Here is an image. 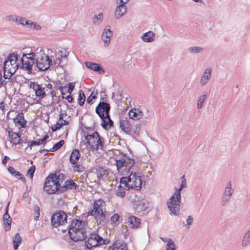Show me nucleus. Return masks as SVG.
Here are the masks:
<instances>
[{
  "instance_id": "1",
  "label": "nucleus",
  "mask_w": 250,
  "mask_h": 250,
  "mask_svg": "<svg viewBox=\"0 0 250 250\" xmlns=\"http://www.w3.org/2000/svg\"><path fill=\"white\" fill-rule=\"evenodd\" d=\"M18 54L15 53H10L6 60L3 62V77L5 79H9L19 67L17 63Z\"/></svg>"
},
{
  "instance_id": "2",
  "label": "nucleus",
  "mask_w": 250,
  "mask_h": 250,
  "mask_svg": "<svg viewBox=\"0 0 250 250\" xmlns=\"http://www.w3.org/2000/svg\"><path fill=\"white\" fill-rule=\"evenodd\" d=\"M115 160L118 172L123 175L128 173L135 164L133 159L122 153L117 155Z\"/></svg>"
},
{
  "instance_id": "3",
  "label": "nucleus",
  "mask_w": 250,
  "mask_h": 250,
  "mask_svg": "<svg viewBox=\"0 0 250 250\" xmlns=\"http://www.w3.org/2000/svg\"><path fill=\"white\" fill-rule=\"evenodd\" d=\"M61 175H57V173L50 174L46 178L43 186V190L48 194H52L55 193H60V183L59 178Z\"/></svg>"
},
{
  "instance_id": "4",
  "label": "nucleus",
  "mask_w": 250,
  "mask_h": 250,
  "mask_svg": "<svg viewBox=\"0 0 250 250\" xmlns=\"http://www.w3.org/2000/svg\"><path fill=\"white\" fill-rule=\"evenodd\" d=\"M38 50L37 48L35 54H34L36 62L35 68H37L39 71H46L52 64V61L44 53L43 50L40 49L38 52Z\"/></svg>"
},
{
  "instance_id": "5",
  "label": "nucleus",
  "mask_w": 250,
  "mask_h": 250,
  "mask_svg": "<svg viewBox=\"0 0 250 250\" xmlns=\"http://www.w3.org/2000/svg\"><path fill=\"white\" fill-rule=\"evenodd\" d=\"M34 54H35V52L23 53L20 60L21 64L19 67L28 74H32L33 67H35L36 64L35 57H34Z\"/></svg>"
},
{
  "instance_id": "6",
  "label": "nucleus",
  "mask_w": 250,
  "mask_h": 250,
  "mask_svg": "<svg viewBox=\"0 0 250 250\" xmlns=\"http://www.w3.org/2000/svg\"><path fill=\"white\" fill-rule=\"evenodd\" d=\"M183 188L180 187L178 189H176L173 195L169 198V200L167 202V205L168 209L171 213L175 215L179 214L180 209V203H181V191Z\"/></svg>"
},
{
  "instance_id": "7",
  "label": "nucleus",
  "mask_w": 250,
  "mask_h": 250,
  "mask_svg": "<svg viewBox=\"0 0 250 250\" xmlns=\"http://www.w3.org/2000/svg\"><path fill=\"white\" fill-rule=\"evenodd\" d=\"M85 140L86 144H88L92 149L97 150L103 148L104 139L100 136L97 131L92 134L85 136Z\"/></svg>"
},
{
  "instance_id": "8",
  "label": "nucleus",
  "mask_w": 250,
  "mask_h": 250,
  "mask_svg": "<svg viewBox=\"0 0 250 250\" xmlns=\"http://www.w3.org/2000/svg\"><path fill=\"white\" fill-rule=\"evenodd\" d=\"M67 215L62 211L54 213L51 217L52 226L54 228L64 225L67 222Z\"/></svg>"
},
{
  "instance_id": "9",
  "label": "nucleus",
  "mask_w": 250,
  "mask_h": 250,
  "mask_svg": "<svg viewBox=\"0 0 250 250\" xmlns=\"http://www.w3.org/2000/svg\"><path fill=\"white\" fill-rule=\"evenodd\" d=\"M104 240L97 234H91L87 241L84 243L86 249L91 250L93 248H96L102 244H105Z\"/></svg>"
},
{
  "instance_id": "10",
  "label": "nucleus",
  "mask_w": 250,
  "mask_h": 250,
  "mask_svg": "<svg viewBox=\"0 0 250 250\" xmlns=\"http://www.w3.org/2000/svg\"><path fill=\"white\" fill-rule=\"evenodd\" d=\"M104 202L102 200H96L94 202L93 209L89 212L92 216L97 217H105V213L103 212V207Z\"/></svg>"
},
{
  "instance_id": "11",
  "label": "nucleus",
  "mask_w": 250,
  "mask_h": 250,
  "mask_svg": "<svg viewBox=\"0 0 250 250\" xmlns=\"http://www.w3.org/2000/svg\"><path fill=\"white\" fill-rule=\"evenodd\" d=\"M110 110V104L104 102V101H101L95 109L96 113L99 115L100 118L109 117V114Z\"/></svg>"
},
{
  "instance_id": "12",
  "label": "nucleus",
  "mask_w": 250,
  "mask_h": 250,
  "mask_svg": "<svg viewBox=\"0 0 250 250\" xmlns=\"http://www.w3.org/2000/svg\"><path fill=\"white\" fill-rule=\"evenodd\" d=\"M70 238L74 242L82 241L87 237L86 229H80L76 231L68 230Z\"/></svg>"
},
{
  "instance_id": "13",
  "label": "nucleus",
  "mask_w": 250,
  "mask_h": 250,
  "mask_svg": "<svg viewBox=\"0 0 250 250\" xmlns=\"http://www.w3.org/2000/svg\"><path fill=\"white\" fill-rule=\"evenodd\" d=\"M234 190L232 188V184L229 181L227 185L223 192L221 204L222 206H225L230 199L231 196L233 194Z\"/></svg>"
},
{
  "instance_id": "14",
  "label": "nucleus",
  "mask_w": 250,
  "mask_h": 250,
  "mask_svg": "<svg viewBox=\"0 0 250 250\" xmlns=\"http://www.w3.org/2000/svg\"><path fill=\"white\" fill-rule=\"evenodd\" d=\"M131 176L130 183L128 185L130 186V188L135 189L139 190L141 189L142 181L140 176H137L136 172L132 171L130 173Z\"/></svg>"
},
{
  "instance_id": "15",
  "label": "nucleus",
  "mask_w": 250,
  "mask_h": 250,
  "mask_svg": "<svg viewBox=\"0 0 250 250\" xmlns=\"http://www.w3.org/2000/svg\"><path fill=\"white\" fill-rule=\"evenodd\" d=\"M29 87L32 88L35 92L36 97L42 99L46 97V94L44 91V87H42L37 83L31 82L29 83Z\"/></svg>"
},
{
  "instance_id": "16",
  "label": "nucleus",
  "mask_w": 250,
  "mask_h": 250,
  "mask_svg": "<svg viewBox=\"0 0 250 250\" xmlns=\"http://www.w3.org/2000/svg\"><path fill=\"white\" fill-rule=\"evenodd\" d=\"M78 186V185L75 183L73 180L69 179L65 182L63 186H62L60 185L59 190L61 193L68 189H76Z\"/></svg>"
},
{
  "instance_id": "17",
  "label": "nucleus",
  "mask_w": 250,
  "mask_h": 250,
  "mask_svg": "<svg viewBox=\"0 0 250 250\" xmlns=\"http://www.w3.org/2000/svg\"><path fill=\"white\" fill-rule=\"evenodd\" d=\"M113 32L110 29L104 28L102 35V40L104 42V46L107 47L110 44Z\"/></svg>"
},
{
  "instance_id": "18",
  "label": "nucleus",
  "mask_w": 250,
  "mask_h": 250,
  "mask_svg": "<svg viewBox=\"0 0 250 250\" xmlns=\"http://www.w3.org/2000/svg\"><path fill=\"white\" fill-rule=\"evenodd\" d=\"M127 8L125 4H116V8L114 12V17L116 19H119L126 13Z\"/></svg>"
},
{
  "instance_id": "19",
  "label": "nucleus",
  "mask_w": 250,
  "mask_h": 250,
  "mask_svg": "<svg viewBox=\"0 0 250 250\" xmlns=\"http://www.w3.org/2000/svg\"><path fill=\"white\" fill-rule=\"evenodd\" d=\"M84 226V221L76 219L71 222V225L68 227V230L76 231L80 229H85Z\"/></svg>"
},
{
  "instance_id": "20",
  "label": "nucleus",
  "mask_w": 250,
  "mask_h": 250,
  "mask_svg": "<svg viewBox=\"0 0 250 250\" xmlns=\"http://www.w3.org/2000/svg\"><path fill=\"white\" fill-rule=\"evenodd\" d=\"M211 71L212 70L210 67H208L205 70L200 81V83L201 86L206 85L210 79L211 77Z\"/></svg>"
},
{
  "instance_id": "21",
  "label": "nucleus",
  "mask_w": 250,
  "mask_h": 250,
  "mask_svg": "<svg viewBox=\"0 0 250 250\" xmlns=\"http://www.w3.org/2000/svg\"><path fill=\"white\" fill-rule=\"evenodd\" d=\"M120 127L124 132L127 134H131L132 127L131 125L127 119L120 120Z\"/></svg>"
},
{
  "instance_id": "22",
  "label": "nucleus",
  "mask_w": 250,
  "mask_h": 250,
  "mask_svg": "<svg viewBox=\"0 0 250 250\" xmlns=\"http://www.w3.org/2000/svg\"><path fill=\"white\" fill-rule=\"evenodd\" d=\"M8 136L10 139V142L14 145H17L22 143L21 139V135L18 133H16L12 131H8Z\"/></svg>"
},
{
  "instance_id": "23",
  "label": "nucleus",
  "mask_w": 250,
  "mask_h": 250,
  "mask_svg": "<svg viewBox=\"0 0 250 250\" xmlns=\"http://www.w3.org/2000/svg\"><path fill=\"white\" fill-rule=\"evenodd\" d=\"M134 208L138 212L146 210L147 208L146 201L144 199L134 201Z\"/></svg>"
},
{
  "instance_id": "24",
  "label": "nucleus",
  "mask_w": 250,
  "mask_h": 250,
  "mask_svg": "<svg viewBox=\"0 0 250 250\" xmlns=\"http://www.w3.org/2000/svg\"><path fill=\"white\" fill-rule=\"evenodd\" d=\"M128 116L130 119L137 120L142 118L143 113L138 108H133L129 111Z\"/></svg>"
},
{
  "instance_id": "25",
  "label": "nucleus",
  "mask_w": 250,
  "mask_h": 250,
  "mask_svg": "<svg viewBox=\"0 0 250 250\" xmlns=\"http://www.w3.org/2000/svg\"><path fill=\"white\" fill-rule=\"evenodd\" d=\"M85 65L87 68L97 72L99 74L104 73V72L103 67L99 64L91 62H86Z\"/></svg>"
},
{
  "instance_id": "26",
  "label": "nucleus",
  "mask_w": 250,
  "mask_h": 250,
  "mask_svg": "<svg viewBox=\"0 0 250 250\" xmlns=\"http://www.w3.org/2000/svg\"><path fill=\"white\" fill-rule=\"evenodd\" d=\"M128 225L130 228L137 229L140 224V219L134 216H130L128 218Z\"/></svg>"
},
{
  "instance_id": "27",
  "label": "nucleus",
  "mask_w": 250,
  "mask_h": 250,
  "mask_svg": "<svg viewBox=\"0 0 250 250\" xmlns=\"http://www.w3.org/2000/svg\"><path fill=\"white\" fill-rule=\"evenodd\" d=\"M14 122L18 125H20L21 127H24L26 121L24 118L23 113L22 112L19 113L14 119Z\"/></svg>"
},
{
  "instance_id": "28",
  "label": "nucleus",
  "mask_w": 250,
  "mask_h": 250,
  "mask_svg": "<svg viewBox=\"0 0 250 250\" xmlns=\"http://www.w3.org/2000/svg\"><path fill=\"white\" fill-rule=\"evenodd\" d=\"M108 250H127L126 243L116 241L111 247H108Z\"/></svg>"
},
{
  "instance_id": "29",
  "label": "nucleus",
  "mask_w": 250,
  "mask_h": 250,
  "mask_svg": "<svg viewBox=\"0 0 250 250\" xmlns=\"http://www.w3.org/2000/svg\"><path fill=\"white\" fill-rule=\"evenodd\" d=\"M80 155V153L78 149H73L69 158L70 163L73 165L77 164L79 160Z\"/></svg>"
},
{
  "instance_id": "30",
  "label": "nucleus",
  "mask_w": 250,
  "mask_h": 250,
  "mask_svg": "<svg viewBox=\"0 0 250 250\" xmlns=\"http://www.w3.org/2000/svg\"><path fill=\"white\" fill-rule=\"evenodd\" d=\"M155 34L152 31H148L142 36L143 41L146 42H152L154 40Z\"/></svg>"
},
{
  "instance_id": "31",
  "label": "nucleus",
  "mask_w": 250,
  "mask_h": 250,
  "mask_svg": "<svg viewBox=\"0 0 250 250\" xmlns=\"http://www.w3.org/2000/svg\"><path fill=\"white\" fill-rule=\"evenodd\" d=\"M164 242H167L166 246V250H176V246L173 241L169 238L160 237Z\"/></svg>"
},
{
  "instance_id": "32",
  "label": "nucleus",
  "mask_w": 250,
  "mask_h": 250,
  "mask_svg": "<svg viewBox=\"0 0 250 250\" xmlns=\"http://www.w3.org/2000/svg\"><path fill=\"white\" fill-rule=\"evenodd\" d=\"M250 244V228L246 232L241 242L243 247L246 248Z\"/></svg>"
},
{
  "instance_id": "33",
  "label": "nucleus",
  "mask_w": 250,
  "mask_h": 250,
  "mask_svg": "<svg viewBox=\"0 0 250 250\" xmlns=\"http://www.w3.org/2000/svg\"><path fill=\"white\" fill-rule=\"evenodd\" d=\"M8 170L12 175H14L18 179L21 180L23 182H25L26 180L23 177V175L20 172L16 171L14 167H9L8 168Z\"/></svg>"
},
{
  "instance_id": "34",
  "label": "nucleus",
  "mask_w": 250,
  "mask_h": 250,
  "mask_svg": "<svg viewBox=\"0 0 250 250\" xmlns=\"http://www.w3.org/2000/svg\"><path fill=\"white\" fill-rule=\"evenodd\" d=\"M48 138V135H46L42 139H39L38 141H33L31 142L29 146H33L40 145L41 144L45 145L46 143V140Z\"/></svg>"
},
{
  "instance_id": "35",
  "label": "nucleus",
  "mask_w": 250,
  "mask_h": 250,
  "mask_svg": "<svg viewBox=\"0 0 250 250\" xmlns=\"http://www.w3.org/2000/svg\"><path fill=\"white\" fill-rule=\"evenodd\" d=\"M10 204V202H9L5 208V213L3 215V220L4 222H5V224L7 226H11V219H10V217L9 215L8 214V208L9 205Z\"/></svg>"
},
{
  "instance_id": "36",
  "label": "nucleus",
  "mask_w": 250,
  "mask_h": 250,
  "mask_svg": "<svg viewBox=\"0 0 250 250\" xmlns=\"http://www.w3.org/2000/svg\"><path fill=\"white\" fill-rule=\"evenodd\" d=\"M22 241L21 237L19 233H17L15 234L13 238V248L14 250H17Z\"/></svg>"
},
{
  "instance_id": "37",
  "label": "nucleus",
  "mask_w": 250,
  "mask_h": 250,
  "mask_svg": "<svg viewBox=\"0 0 250 250\" xmlns=\"http://www.w3.org/2000/svg\"><path fill=\"white\" fill-rule=\"evenodd\" d=\"M131 176H130V174L128 177H123L121 178L120 183L124 186V187L127 189H130V186H129L128 184L130 183Z\"/></svg>"
},
{
  "instance_id": "38",
  "label": "nucleus",
  "mask_w": 250,
  "mask_h": 250,
  "mask_svg": "<svg viewBox=\"0 0 250 250\" xmlns=\"http://www.w3.org/2000/svg\"><path fill=\"white\" fill-rule=\"evenodd\" d=\"M207 92L205 91L203 92V95L199 97L197 105V107L198 109H201L203 107L204 101L207 98Z\"/></svg>"
},
{
  "instance_id": "39",
  "label": "nucleus",
  "mask_w": 250,
  "mask_h": 250,
  "mask_svg": "<svg viewBox=\"0 0 250 250\" xmlns=\"http://www.w3.org/2000/svg\"><path fill=\"white\" fill-rule=\"evenodd\" d=\"M78 103L80 106H83L85 101V96L83 91L80 89L79 91Z\"/></svg>"
},
{
  "instance_id": "40",
  "label": "nucleus",
  "mask_w": 250,
  "mask_h": 250,
  "mask_svg": "<svg viewBox=\"0 0 250 250\" xmlns=\"http://www.w3.org/2000/svg\"><path fill=\"white\" fill-rule=\"evenodd\" d=\"M103 20V15L102 13H100L98 15H94L92 18L93 22L96 24H99Z\"/></svg>"
},
{
  "instance_id": "41",
  "label": "nucleus",
  "mask_w": 250,
  "mask_h": 250,
  "mask_svg": "<svg viewBox=\"0 0 250 250\" xmlns=\"http://www.w3.org/2000/svg\"><path fill=\"white\" fill-rule=\"evenodd\" d=\"M141 130V125L140 124H137L132 129V132L131 135L134 137H137L140 134Z\"/></svg>"
},
{
  "instance_id": "42",
  "label": "nucleus",
  "mask_w": 250,
  "mask_h": 250,
  "mask_svg": "<svg viewBox=\"0 0 250 250\" xmlns=\"http://www.w3.org/2000/svg\"><path fill=\"white\" fill-rule=\"evenodd\" d=\"M96 173L98 179L101 180L103 178L105 174V170L102 167H99L96 169Z\"/></svg>"
},
{
  "instance_id": "43",
  "label": "nucleus",
  "mask_w": 250,
  "mask_h": 250,
  "mask_svg": "<svg viewBox=\"0 0 250 250\" xmlns=\"http://www.w3.org/2000/svg\"><path fill=\"white\" fill-rule=\"evenodd\" d=\"M204 49L199 46H193L188 48V50L191 54H196L202 52Z\"/></svg>"
},
{
  "instance_id": "44",
  "label": "nucleus",
  "mask_w": 250,
  "mask_h": 250,
  "mask_svg": "<svg viewBox=\"0 0 250 250\" xmlns=\"http://www.w3.org/2000/svg\"><path fill=\"white\" fill-rule=\"evenodd\" d=\"M64 141L63 140H60L57 143H56L53 146L49 149V150H50L51 152H54L60 148L64 144Z\"/></svg>"
},
{
  "instance_id": "45",
  "label": "nucleus",
  "mask_w": 250,
  "mask_h": 250,
  "mask_svg": "<svg viewBox=\"0 0 250 250\" xmlns=\"http://www.w3.org/2000/svg\"><path fill=\"white\" fill-rule=\"evenodd\" d=\"M125 188H123L121 185L118 187V189L116 191V194L118 196L123 197L125 195Z\"/></svg>"
},
{
  "instance_id": "46",
  "label": "nucleus",
  "mask_w": 250,
  "mask_h": 250,
  "mask_svg": "<svg viewBox=\"0 0 250 250\" xmlns=\"http://www.w3.org/2000/svg\"><path fill=\"white\" fill-rule=\"evenodd\" d=\"M36 167L34 165H33L30 167L29 169H28L27 175L29 176L30 178L32 179L33 177L34 173L35 171Z\"/></svg>"
},
{
  "instance_id": "47",
  "label": "nucleus",
  "mask_w": 250,
  "mask_h": 250,
  "mask_svg": "<svg viewBox=\"0 0 250 250\" xmlns=\"http://www.w3.org/2000/svg\"><path fill=\"white\" fill-rule=\"evenodd\" d=\"M40 207L38 205L34 206V219L38 220L40 217Z\"/></svg>"
},
{
  "instance_id": "48",
  "label": "nucleus",
  "mask_w": 250,
  "mask_h": 250,
  "mask_svg": "<svg viewBox=\"0 0 250 250\" xmlns=\"http://www.w3.org/2000/svg\"><path fill=\"white\" fill-rule=\"evenodd\" d=\"M102 120L101 126L104 129H107L108 126V120L106 119L105 116L104 118H101Z\"/></svg>"
},
{
  "instance_id": "49",
  "label": "nucleus",
  "mask_w": 250,
  "mask_h": 250,
  "mask_svg": "<svg viewBox=\"0 0 250 250\" xmlns=\"http://www.w3.org/2000/svg\"><path fill=\"white\" fill-rule=\"evenodd\" d=\"M19 17L16 15H8L5 17V20L8 21L18 22Z\"/></svg>"
},
{
  "instance_id": "50",
  "label": "nucleus",
  "mask_w": 250,
  "mask_h": 250,
  "mask_svg": "<svg viewBox=\"0 0 250 250\" xmlns=\"http://www.w3.org/2000/svg\"><path fill=\"white\" fill-rule=\"evenodd\" d=\"M67 86L66 85H65V86H59L58 87V89L61 92V94L62 95V99H64V95H65V94L66 93H67Z\"/></svg>"
},
{
  "instance_id": "51",
  "label": "nucleus",
  "mask_w": 250,
  "mask_h": 250,
  "mask_svg": "<svg viewBox=\"0 0 250 250\" xmlns=\"http://www.w3.org/2000/svg\"><path fill=\"white\" fill-rule=\"evenodd\" d=\"M67 85V92L70 95L75 88V83H69Z\"/></svg>"
},
{
  "instance_id": "52",
  "label": "nucleus",
  "mask_w": 250,
  "mask_h": 250,
  "mask_svg": "<svg viewBox=\"0 0 250 250\" xmlns=\"http://www.w3.org/2000/svg\"><path fill=\"white\" fill-rule=\"evenodd\" d=\"M93 93H92L89 96H88L87 98L86 102L87 103L92 104H93V100L96 99L97 98V96L94 95H93Z\"/></svg>"
},
{
  "instance_id": "53",
  "label": "nucleus",
  "mask_w": 250,
  "mask_h": 250,
  "mask_svg": "<svg viewBox=\"0 0 250 250\" xmlns=\"http://www.w3.org/2000/svg\"><path fill=\"white\" fill-rule=\"evenodd\" d=\"M73 169L75 171L82 172L83 171L84 167L80 165L75 164V165L73 166Z\"/></svg>"
},
{
  "instance_id": "54",
  "label": "nucleus",
  "mask_w": 250,
  "mask_h": 250,
  "mask_svg": "<svg viewBox=\"0 0 250 250\" xmlns=\"http://www.w3.org/2000/svg\"><path fill=\"white\" fill-rule=\"evenodd\" d=\"M62 126V124L61 123L57 122L54 126L51 127V130L53 132H55L57 130L60 129Z\"/></svg>"
},
{
  "instance_id": "55",
  "label": "nucleus",
  "mask_w": 250,
  "mask_h": 250,
  "mask_svg": "<svg viewBox=\"0 0 250 250\" xmlns=\"http://www.w3.org/2000/svg\"><path fill=\"white\" fill-rule=\"evenodd\" d=\"M193 222V218L192 216L189 215L186 220V226H188V228L192 224Z\"/></svg>"
},
{
  "instance_id": "56",
  "label": "nucleus",
  "mask_w": 250,
  "mask_h": 250,
  "mask_svg": "<svg viewBox=\"0 0 250 250\" xmlns=\"http://www.w3.org/2000/svg\"><path fill=\"white\" fill-rule=\"evenodd\" d=\"M18 22H19L20 24L22 25H29L30 21H25L23 18H19L18 20Z\"/></svg>"
},
{
  "instance_id": "57",
  "label": "nucleus",
  "mask_w": 250,
  "mask_h": 250,
  "mask_svg": "<svg viewBox=\"0 0 250 250\" xmlns=\"http://www.w3.org/2000/svg\"><path fill=\"white\" fill-rule=\"evenodd\" d=\"M119 215L118 214L115 213L111 216V221L113 223H116L119 221Z\"/></svg>"
},
{
  "instance_id": "58",
  "label": "nucleus",
  "mask_w": 250,
  "mask_h": 250,
  "mask_svg": "<svg viewBox=\"0 0 250 250\" xmlns=\"http://www.w3.org/2000/svg\"><path fill=\"white\" fill-rule=\"evenodd\" d=\"M30 25L31 28H33V29H35L36 30H40L41 28V27L40 25H37L36 23L34 22H31L28 25V27H30Z\"/></svg>"
},
{
  "instance_id": "59",
  "label": "nucleus",
  "mask_w": 250,
  "mask_h": 250,
  "mask_svg": "<svg viewBox=\"0 0 250 250\" xmlns=\"http://www.w3.org/2000/svg\"><path fill=\"white\" fill-rule=\"evenodd\" d=\"M100 96H101V100L105 101V96L106 95L105 94V90H103L100 92Z\"/></svg>"
},
{
  "instance_id": "60",
  "label": "nucleus",
  "mask_w": 250,
  "mask_h": 250,
  "mask_svg": "<svg viewBox=\"0 0 250 250\" xmlns=\"http://www.w3.org/2000/svg\"><path fill=\"white\" fill-rule=\"evenodd\" d=\"M106 119L108 120V127L109 128H110L112 126H113L114 123L112 121V120L110 119V115L109 114V117H106Z\"/></svg>"
},
{
  "instance_id": "61",
  "label": "nucleus",
  "mask_w": 250,
  "mask_h": 250,
  "mask_svg": "<svg viewBox=\"0 0 250 250\" xmlns=\"http://www.w3.org/2000/svg\"><path fill=\"white\" fill-rule=\"evenodd\" d=\"M64 99L67 100L68 102L70 103H72L74 101L73 98L70 94L69 95H68L66 97H64Z\"/></svg>"
},
{
  "instance_id": "62",
  "label": "nucleus",
  "mask_w": 250,
  "mask_h": 250,
  "mask_svg": "<svg viewBox=\"0 0 250 250\" xmlns=\"http://www.w3.org/2000/svg\"><path fill=\"white\" fill-rule=\"evenodd\" d=\"M129 0H116V4L121 3L126 4L128 3Z\"/></svg>"
},
{
  "instance_id": "63",
  "label": "nucleus",
  "mask_w": 250,
  "mask_h": 250,
  "mask_svg": "<svg viewBox=\"0 0 250 250\" xmlns=\"http://www.w3.org/2000/svg\"><path fill=\"white\" fill-rule=\"evenodd\" d=\"M61 62H62L61 58H60L59 57L57 58L56 60L54 61V64H57L58 65H60V64L61 63Z\"/></svg>"
},
{
  "instance_id": "64",
  "label": "nucleus",
  "mask_w": 250,
  "mask_h": 250,
  "mask_svg": "<svg viewBox=\"0 0 250 250\" xmlns=\"http://www.w3.org/2000/svg\"><path fill=\"white\" fill-rule=\"evenodd\" d=\"M60 53H61V58H66L68 56V53H66V52L64 53V54H63V52L62 51H60Z\"/></svg>"
}]
</instances>
